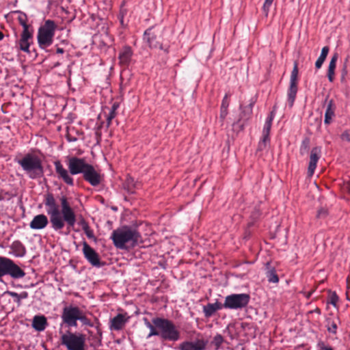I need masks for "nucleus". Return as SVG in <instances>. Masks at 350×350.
Returning a JSON list of instances; mask_svg holds the SVG:
<instances>
[{"label": "nucleus", "instance_id": "nucleus-1", "mask_svg": "<svg viewBox=\"0 0 350 350\" xmlns=\"http://www.w3.org/2000/svg\"><path fill=\"white\" fill-rule=\"evenodd\" d=\"M141 222H135L131 225H122L113 230L111 239L113 245L120 250H129L139 244L141 234L138 227Z\"/></svg>", "mask_w": 350, "mask_h": 350}, {"label": "nucleus", "instance_id": "nucleus-2", "mask_svg": "<svg viewBox=\"0 0 350 350\" xmlns=\"http://www.w3.org/2000/svg\"><path fill=\"white\" fill-rule=\"evenodd\" d=\"M89 165L85 159L77 157H68L67 166L68 170L66 169L60 161H54L55 173L59 179L62 180L69 186L74 185V179L71 175H77L84 172Z\"/></svg>", "mask_w": 350, "mask_h": 350}, {"label": "nucleus", "instance_id": "nucleus-3", "mask_svg": "<svg viewBox=\"0 0 350 350\" xmlns=\"http://www.w3.org/2000/svg\"><path fill=\"white\" fill-rule=\"evenodd\" d=\"M59 204H57L56 200L51 193H48L44 196V204L46 206V211L51 215V219H75V212L71 207L70 202L68 198L62 196L59 198Z\"/></svg>", "mask_w": 350, "mask_h": 350}, {"label": "nucleus", "instance_id": "nucleus-4", "mask_svg": "<svg viewBox=\"0 0 350 350\" xmlns=\"http://www.w3.org/2000/svg\"><path fill=\"white\" fill-rule=\"evenodd\" d=\"M23 170L31 179H37L43 176L44 168L41 159L33 154H26L17 161Z\"/></svg>", "mask_w": 350, "mask_h": 350}, {"label": "nucleus", "instance_id": "nucleus-5", "mask_svg": "<svg viewBox=\"0 0 350 350\" xmlns=\"http://www.w3.org/2000/svg\"><path fill=\"white\" fill-rule=\"evenodd\" d=\"M152 323L159 329V336L163 340L177 341L180 338V332L174 323L165 318L156 317Z\"/></svg>", "mask_w": 350, "mask_h": 350}, {"label": "nucleus", "instance_id": "nucleus-6", "mask_svg": "<svg viewBox=\"0 0 350 350\" xmlns=\"http://www.w3.org/2000/svg\"><path fill=\"white\" fill-rule=\"evenodd\" d=\"M162 29L155 27L147 29L144 33V40L150 49H160L166 54L169 53L170 44L161 41Z\"/></svg>", "mask_w": 350, "mask_h": 350}, {"label": "nucleus", "instance_id": "nucleus-7", "mask_svg": "<svg viewBox=\"0 0 350 350\" xmlns=\"http://www.w3.org/2000/svg\"><path fill=\"white\" fill-rule=\"evenodd\" d=\"M5 275H9L12 279L18 280L25 275V272L12 259L0 256V279Z\"/></svg>", "mask_w": 350, "mask_h": 350}, {"label": "nucleus", "instance_id": "nucleus-8", "mask_svg": "<svg viewBox=\"0 0 350 350\" xmlns=\"http://www.w3.org/2000/svg\"><path fill=\"white\" fill-rule=\"evenodd\" d=\"M55 29L56 25L51 20H46L44 24L39 28L37 38L41 49H45L52 44Z\"/></svg>", "mask_w": 350, "mask_h": 350}, {"label": "nucleus", "instance_id": "nucleus-9", "mask_svg": "<svg viewBox=\"0 0 350 350\" xmlns=\"http://www.w3.org/2000/svg\"><path fill=\"white\" fill-rule=\"evenodd\" d=\"M61 344L68 350H85V335L67 331L60 338Z\"/></svg>", "mask_w": 350, "mask_h": 350}, {"label": "nucleus", "instance_id": "nucleus-10", "mask_svg": "<svg viewBox=\"0 0 350 350\" xmlns=\"http://www.w3.org/2000/svg\"><path fill=\"white\" fill-rule=\"evenodd\" d=\"M250 301L247 293L231 294L225 297L224 308L229 310H241L245 308Z\"/></svg>", "mask_w": 350, "mask_h": 350}, {"label": "nucleus", "instance_id": "nucleus-11", "mask_svg": "<svg viewBox=\"0 0 350 350\" xmlns=\"http://www.w3.org/2000/svg\"><path fill=\"white\" fill-rule=\"evenodd\" d=\"M81 311V310L77 306H68L64 307L61 316L62 322L68 327H77Z\"/></svg>", "mask_w": 350, "mask_h": 350}, {"label": "nucleus", "instance_id": "nucleus-12", "mask_svg": "<svg viewBox=\"0 0 350 350\" xmlns=\"http://www.w3.org/2000/svg\"><path fill=\"white\" fill-rule=\"evenodd\" d=\"M298 64L294 62V66L291 74L290 85L288 90V103L293 106L297 92Z\"/></svg>", "mask_w": 350, "mask_h": 350}, {"label": "nucleus", "instance_id": "nucleus-13", "mask_svg": "<svg viewBox=\"0 0 350 350\" xmlns=\"http://www.w3.org/2000/svg\"><path fill=\"white\" fill-rule=\"evenodd\" d=\"M82 251L85 258L93 267H101L105 265L101 262L98 254L85 241L83 243Z\"/></svg>", "mask_w": 350, "mask_h": 350}, {"label": "nucleus", "instance_id": "nucleus-14", "mask_svg": "<svg viewBox=\"0 0 350 350\" xmlns=\"http://www.w3.org/2000/svg\"><path fill=\"white\" fill-rule=\"evenodd\" d=\"M82 175L83 179L93 187L99 185L103 180V176L100 172L90 163Z\"/></svg>", "mask_w": 350, "mask_h": 350}, {"label": "nucleus", "instance_id": "nucleus-15", "mask_svg": "<svg viewBox=\"0 0 350 350\" xmlns=\"http://www.w3.org/2000/svg\"><path fill=\"white\" fill-rule=\"evenodd\" d=\"M207 341L203 339H198L194 342L185 341L180 344V350H205Z\"/></svg>", "mask_w": 350, "mask_h": 350}, {"label": "nucleus", "instance_id": "nucleus-16", "mask_svg": "<svg viewBox=\"0 0 350 350\" xmlns=\"http://www.w3.org/2000/svg\"><path fill=\"white\" fill-rule=\"evenodd\" d=\"M321 148L314 147L312 149L310 156V162L308 168V173L310 176L314 174V172L317 167V162L320 158Z\"/></svg>", "mask_w": 350, "mask_h": 350}, {"label": "nucleus", "instance_id": "nucleus-17", "mask_svg": "<svg viewBox=\"0 0 350 350\" xmlns=\"http://www.w3.org/2000/svg\"><path fill=\"white\" fill-rule=\"evenodd\" d=\"M325 103H327V106L325 113L324 122L325 124H329L332 122L333 118L335 116V110L336 107L334 101L332 99L328 100V96L326 97Z\"/></svg>", "mask_w": 350, "mask_h": 350}, {"label": "nucleus", "instance_id": "nucleus-18", "mask_svg": "<svg viewBox=\"0 0 350 350\" xmlns=\"http://www.w3.org/2000/svg\"><path fill=\"white\" fill-rule=\"evenodd\" d=\"M133 55V51L130 46H124L120 51L118 58L122 66H127Z\"/></svg>", "mask_w": 350, "mask_h": 350}, {"label": "nucleus", "instance_id": "nucleus-19", "mask_svg": "<svg viewBox=\"0 0 350 350\" xmlns=\"http://www.w3.org/2000/svg\"><path fill=\"white\" fill-rule=\"evenodd\" d=\"M31 325L38 332L44 331L47 325L46 318L43 315H36L33 318Z\"/></svg>", "mask_w": 350, "mask_h": 350}, {"label": "nucleus", "instance_id": "nucleus-20", "mask_svg": "<svg viewBox=\"0 0 350 350\" xmlns=\"http://www.w3.org/2000/svg\"><path fill=\"white\" fill-rule=\"evenodd\" d=\"M127 319L122 314H118L111 320L110 328L113 330H120L123 328Z\"/></svg>", "mask_w": 350, "mask_h": 350}, {"label": "nucleus", "instance_id": "nucleus-21", "mask_svg": "<svg viewBox=\"0 0 350 350\" xmlns=\"http://www.w3.org/2000/svg\"><path fill=\"white\" fill-rule=\"evenodd\" d=\"M12 253L16 257H23L26 254V249L19 241H14L10 245Z\"/></svg>", "mask_w": 350, "mask_h": 350}, {"label": "nucleus", "instance_id": "nucleus-22", "mask_svg": "<svg viewBox=\"0 0 350 350\" xmlns=\"http://www.w3.org/2000/svg\"><path fill=\"white\" fill-rule=\"evenodd\" d=\"M76 220H51L52 224V227L55 230H58L62 229L64 225L65 221L67 222L68 227V233L70 232V228H73Z\"/></svg>", "mask_w": 350, "mask_h": 350}, {"label": "nucleus", "instance_id": "nucleus-23", "mask_svg": "<svg viewBox=\"0 0 350 350\" xmlns=\"http://www.w3.org/2000/svg\"><path fill=\"white\" fill-rule=\"evenodd\" d=\"M267 266V272L266 276L269 282L272 283H278L279 281V278L276 273V271L273 267H270V262H267L266 264Z\"/></svg>", "mask_w": 350, "mask_h": 350}, {"label": "nucleus", "instance_id": "nucleus-24", "mask_svg": "<svg viewBox=\"0 0 350 350\" xmlns=\"http://www.w3.org/2000/svg\"><path fill=\"white\" fill-rule=\"evenodd\" d=\"M329 50V49L327 46L323 47V49L321 50V55L315 62V67L317 69H319L321 68L323 62H325V60L327 56Z\"/></svg>", "mask_w": 350, "mask_h": 350}, {"label": "nucleus", "instance_id": "nucleus-25", "mask_svg": "<svg viewBox=\"0 0 350 350\" xmlns=\"http://www.w3.org/2000/svg\"><path fill=\"white\" fill-rule=\"evenodd\" d=\"M144 321L146 326L150 329V333L147 338H150L152 336H159V329L153 324L152 322L150 323L146 318L144 319Z\"/></svg>", "mask_w": 350, "mask_h": 350}, {"label": "nucleus", "instance_id": "nucleus-26", "mask_svg": "<svg viewBox=\"0 0 350 350\" xmlns=\"http://www.w3.org/2000/svg\"><path fill=\"white\" fill-rule=\"evenodd\" d=\"M120 104L117 102L114 103L109 110V113L107 117V126L109 127L111 124V120L116 116V111L118 109Z\"/></svg>", "mask_w": 350, "mask_h": 350}, {"label": "nucleus", "instance_id": "nucleus-27", "mask_svg": "<svg viewBox=\"0 0 350 350\" xmlns=\"http://www.w3.org/2000/svg\"><path fill=\"white\" fill-rule=\"evenodd\" d=\"M8 293L13 298H14V301L16 303H17V304L18 306L21 305V299H26L28 297V293L26 292V291H23L22 293H21L20 294L17 293H15V292H11V291H8Z\"/></svg>", "mask_w": 350, "mask_h": 350}, {"label": "nucleus", "instance_id": "nucleus-28", "mask_svg": "<svg viewBox=\"0 0 350 350\" xmlns=\"http://www.w3.org/2000/svg\"><path fill=\"white\" fill-rule=\"evenodd\" d=\"M31 40L29 39H25L23 38H20V40L18 41V44L19 46V49L26 53H29V46L31 44Z\"/></svg>", "mask_w": 350, "mask_h": 350}, {"label": "nucleus", "instance_id": "nucleus-29", "mask_svg": "<svg viewBox=\"0 0 350 350\" xmlns=\"http://www.w3.org/2000/svg\"><path fill=\"white\" fill-rule=\"evenodd\" d=\"M79 224L89 239H94L93 230L90 229L88 224L86 222V220H80Z\"/></svg>", "mask_w": 350, "mask_h": 350}, {"label": "nucleus", "instance_id": "nucleus-30", "mask_svg": "<svg viewBox=\"0 0 350 350\" xmlns=\"http://www.w3.org/2000/svg\"><path fill=\"white\" fill-rule=\"evenodd\" d=\"M48 224V220H31L30 227L32 229H42Z\"/></svg>", "mask_w": 350, "mask_h": 350}, {"label": "nucleus", "instance_id": "nucleus-31", "mask_svg": "<svg viewBox=\"0 0 350 350\" xmlns=\"http://www.w3.org/2000/svg\"><path fill=\"white\" fill-rule=\"evenodd\" d=\"M216 310L213 304L209 303L203 306V312L204 314V317L206 318H209L213 316Z\"/></svg>", "mask_w": 350, "mask_h": 350}, {"label": "nucleus", "instance_id": "nucleus-32", "mask_svg": "<svg viewBox=\"0 0 350 350\" xmlns=\"http://www.w3.org/2000/svg\"><path fill=\"white\" fill-rule=\"evenodd\" d=\"M271 125V118H267L262 130V137H265V138H269V133Z\"/></svg>", "mask_w": 350, "mask_h": 350}, {"label": "nucleus", "instance_id": "nucleus-33", "mask_svg": "<svg viewBox=\"0 0 350 350\" xmlns=\"http://www.w3.org/2000/svg\"><path fill=\"white\" fill-rule=\"evenodd\" d=\"M224 342V337L219 334H217L212 340L211 343L215 346V349H219L221 347V344Z\"/></svg>", "mask_w": 350, "mask_h": 350}, {"label": "nucleus", "instance_id": "nucleus-34", "mask_svg": "<svg viewBox=\"0 0 350 350\" xmlns=\"http://www.w3.org/2000/svg\"><path fill=\"white\" fill-rule=\"evenodd\" d=\"M124 187L129 192L133 193V189L135 187L133 178L131 177L128 178L124 184Z\"/></svg>", "mask_w": 350, "mask_h": 350}, {"label": "nucleus", "instance_id": "nucleus-35", "mask_svg": "<svg viewBox=\"0 0 350 350\" xmlns=\"http://www.w3.org/2000/svg\"><path fill=\"white\" fill-rule=\"evenodd\" d=\"M310 148V139L308 138H305L301 144L300 146V153L301 154H306Z\"/></svg>", "mask_w": 350, "mask_h": 350}, {"label": "nucleus", "instance_id": "nucleus-36", "mask_svg": "<svg viewBox=\"0 0 350 350\" xmlns=\"http://www.w3.org/2000/svg\"><path fill=\"white\" fill-rule=\"evenodd\" d=\"M19 16H18V21L19 24L23 27H28L29 26L27 24V16L25 13L18 11Z\"/></svg>", "mask_w": 350, "mask_h": 350}, {"label": "nucleus", "instance_id": "nucleus-37", "mask_svg": "<svg viewBox=\"0 0 350 350\" xmlns=\"http://www.w3.org/2000/svg\"><path fill=\"white\" fill-rule=\"evenodd\" d=\"M23 30L21 37L32 40L33 39V31L29 30V26L23 27Z\"/></svg>", "mask_w": 350, "mask_h": 350}, {"label": "nucleus", "instance_id": "nucleus-38", "mask_svg": "<svg viewBox=\"0 0 350 350\" xmlns=\"http://www.w3.org/2000/svg\"><path fill=\"white\" fill-rule=\"evenodd\" d=\"M78 321H80L83 323V325H88L90 327L93 326V323L91 322V321L89 319H88L86 317V316L84 314V313L82 310L80 312Z\"/></svg>", "mask_w": 350, "mask_h": 350}, {"label": "nucleus", "instance_id": "nucleus-39", "mask_svg": "<svg viewBox=\"0 0 350 350\" xmlns=\"http://www.w3.org/2000/svg\"><path fill=\"white\" fill-rule=\"evenodd\" d=\"M269 141V138H265V137H262V139L258 144L257 151H262L266 149Z\"/></svg>", "mask_w": 350, "mask_h": 350}, {"label": "nucleus", "instance_id": "nucleus-40", "mask_svg": "<svg viewBox=\"0 0 350 350\" xmlns=\"http://www.w3.org/2000/svg\"><path fill=\"white\" fill-rule=\"evenodd\" d=\"M338 58V54L337 53H335L329 62L328 69L335 70L336 66V62Z\"/></svg>", "mask_w": 350, "mask_h": 350}, {"label": "nucleus", "instance_id": "nucleus-41", "mask_svg": "<svg viewBox=\"0 0 350 350\" xmlns=\"http://www.w3.org/2000/svg\"><path fill=\"white\" fill-rule=\"evenodd\" d=\"M273 0H265L262 6V11L266 16H267L269 8L273 3Z\"/></svg>", "mask_w": 350, "mask_h": 350}, {"label": "nucleus", "instance_id": "nucleus-42", "mask_svg": "<svg viewBox=\"0 0 350 350\" xmlns=\"http://www.w3.org/2000/svg\"><path fill=\"white\" fill-rule=\"evenodd\" d=\"M338 296L337 295L336 292H332L329 296V303L334 306H336V304L338 301Z\"/></svg>", "mask_w": 350, "mask_h": 350}, {"label": "nucleus", "instance_id": "nucleus-43", "mask_svg": "<svg viewBox=\"0 0 350 350\" xmlns=\"http://www.w3.org/2000/svg\"><path fill=\"white\" fill-rule=\"evenodd\" d=\"M328 216H329V213H328L327 209L321 208L320 210H319L318 213H317L318 217H326Z\"/></svg>", "mask_w": 350, "mask_h": 350}, {"label": "nucleus", "instance_id": "nucleus-44", "mask_svg": "<svg viewBox=\"0 0 350 350\" xmlns=\"http://www.w3.org/2000/svg\"><path fill=\"white\" fill-rule=\"evenodd\" d=\"M317 348L318 350H333L331 347L325 346L324 342L323 341H319L317 343Z\"/></svg>", "mask_w": 350, "mask_h": 350}, {"label": "nucleus", "instance_id": "nucleus-45", "mask_svg": "<svg viewBox=\"0 0 350 350\" xmlns=\"http://www.w3.org/2000/svg\"><path fill=\"white\" fill-rule=\"evenodd\" d=\"M337 329V325L334 321H332L330 326L327 327V330L329 332L332 334H336Z\"/></svg>", "mask_w": 350, "mask_h": 350}, {"label": "nucleus", "instance_id": "nucleus-46", "mask_svg": "<svg viewBox=\"0 0 350 350\" xmlns=\"http://www.w3.org/2000/svg\"><path fill=\"white\" fill-rule=\"evenodd\" d=\"M335 70L328 69L327 70V77L330 82H333L334 79Z\"/></svg>", "mask_w": 350, "mask_h": 350}, {"label": "nucleus", "instance_id": "nucleus-47", "mask_svg": "<svg viewBox=\"0 0 350 350\" xmlns=\"http://www.w3.org/2000/svg\"><path fill=\"white\" fill-rule=\"evenodd\" d=\"M228 94H226L225 96L224 97V98L222 100L221 105V107L228 109V107L229 106V101L228 100Z\"/></svg>", "mask_w": 350, "mask_h": 350}, {"label": "nucleus", "instance_id": "nucleus-48", "mask_svg": "<svg viewBox=\"0 0 350 350\" xmlns=\"http://www.w3.org/2000/svg\"><path fill=\"white\" fill-rule=\"evenodd\" d=\"M213 305L214 306L215 310L217 311L221 310L222 308H224L225 302L224 304H221L217 301L215 303L213 304Z\"/></svg>", "mask_w": 350, "mask_h": 350}, {"label": "nucleus", "instance_id": "nucleus-49", "mask_svg": "<svg viewBox=\"0 0 350 350\" xmlns=\"http://www.w3.org/2000/svg\"><path fill=\"white\" fill-rule=\"evenodd\" d=\"M228 114V109L221 107L220 109V118L223 120Z\"/></svg>", "mask_w": 350, "mask_h": 350}, {"label": "nucleus", "instance_id": "nucleus-50", "mask_svg": "<svg viewBox=\"0 0 350 350\" xmlns=\"http://www.w3.org/2000/svg\"><path fill=\"white\" fill-rule=\"evenodd\" d=\"M341 138L344 141L350 142V133L345 131L341 135Z\"/></svg>", "mask_w": 350, "mask_h": 350}, {"label": "nucleus", "instance_id": "nucleus-51", "mask_svg": "<svg viewBox=\"0 0 350 350\" xmlns=\"http://www.w3.org/2000/svg\"><path fill=\"white\" fill-rule=\"evenodd\" d=\"M126 10L121 9L120 14H119V19H120L122 25H123V23H124L123 18H124V16L126 14Z\"/></svg>", "mask_w": 350, "mask_h": 350}, {"label": "nucleus", "instance_id": "nucleus-52", "mask_svg": "<svg viewBox=\"0 0 350 350\" xmlns=\"http://www.w3.org/2000/svg\"><path fill=\"white\" fill-rule=\"evenodd\" d=\"M347 67H346V66H344L343 69H342V79L345 78V77L347 75Z\"/></svg>", "mask_w": 350, "mask_h": 350}, {"label": "nucleus", "instance_id": "nucleus-53", "mask_svg": "<svg viewBox=\"0 0 350 350\" xmlns=\"http://www.w3.org/2000/svg\"><path fill=\"white\" fill-rule=\"evenodd\" d=\"M33 219H47L46 217L44 215H38L33 217Z\"/></svg>", "mask_w": 350, "mask_h": 350}, {"label": "nucleus", "instance_id": "nucleus-54", "mask_svg": "<svg viewBox=\"0 0 350 350\" xmlns=\"http://www.w3.org/2000/svg\"><path fill=\"white\" fill-rule=\"evenodd\" d=\"M254 104V101H252L250 103L249 106H248V110H249V112L250 113H252V107H253V105Z\"/></svg>", "mask_w": 350, "mask_h": 350}, {"label": "nucleus", "instance_id": "nucleus-55", "mask_svg": "<svg viewBox=\"0 0 350 350\" xmlns=\"http://www.w3.org/2000/svg\"><path fill=\"white\" fill-rule=\"evenodd\" d=\"M64 50L62 48H57V53L62 54V53H64Z\"/></svg>", "mask_w": 350, "mask_h": 350}, {"label": "nucleus", "instance_id": "nucleus-56", "mask_svg": "<svg viewBox=\"0 0 350 350\" xmlns=\"http://www.w3.org/2000/svg\"><path fill=\"white\" fill-rule=\"evenodd\" d=\"M274 115H275V114H274V111H272L270 113L269 116L267 118H271V122H272V121H273V118H274Z\"/></svg>", "mask_w": 350, "mask_h": 350}, {"label": "nucleus", "instance_id": "nucleus-57", "mask_svg": "<svg viewBox=\"0 0 350 350\" xmlns=\"http://www.w3.org/2000/svg\"><path fill=\"white\" fill-rule=\"evenodd\" d=\"M274 115H275V114H274V111H272L270 113L269 116L267 118H271V122H272V121H273V118H274Z\"/></svg>", "mask_w": 350, "mask_h": 350}, {"label": "nucleus", "instance_id": "nucleus-58", "mask_svg": "<svg viewBox=\"0 0 350 350\" xmlns=\"http://www.w3.org/2000/svg\"><path fill=\"white\" fill-rule=\"evenodd\" d=\"M3 33L1 31H0V40H1L3 38Z\"/></svg>", "mask_w": 350, "mask_h": 350}, {"label": "nucleus", "instance_id": "nucleus-59", "mask_svg": "<svg viewBox=\"0 0 350 350\" xmlns=\"http://www.w3.org/2000/svg\"><path fill=\"white\" fill-rule=\"evenodd\" d=\"M60 65V63L59 62H57L54 64V67H57Z\"/></svg>", "mask_w": 350, "mask_h": 350}]
</instances>
